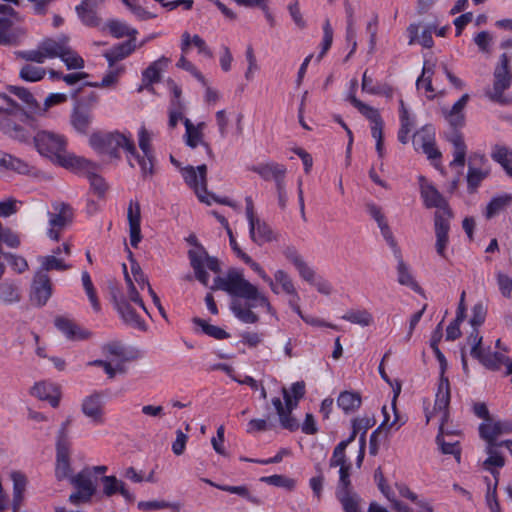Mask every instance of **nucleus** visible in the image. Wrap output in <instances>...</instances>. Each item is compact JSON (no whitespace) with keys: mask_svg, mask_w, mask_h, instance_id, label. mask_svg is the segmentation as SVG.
Instances as JSON below:
<instances>
[{"mask_svg":"<svg viewBox=\"0 0 512 512\" xmlns=\"http://www.w3.org/2000/svg\"><path fill=\"white\" fill-rule=\"evenodd\" d=\"M212 290H223L238 298L231 301L230 308L240 321L244 323H256L259 318L252 308L265 307L270 309L267 297L256 286L246 280L241 271L231 269L225 277H216Z\"/></svg>","mask_w":512,"mask_h":512,"instance_id":"nucleus-1","label":"nucleus"},{"mask_svg":"<svg viewBox=\"0 0 512 512\" xmlns=\"http://www.w3.org/2000/svg\"><path fill=\"white\" fill-rule=\"evenodd\" d=\"M450 403V385L449 380L442 378L438 384L435 404L432 413L426 414V421L437 417L439 421V432L436 437V443L443 454L453 455L457 461H460L461 448L457 434H451L446 431V424L449 413L448 407Z\"/></svg>","mask_w":512,"mask_h":512,"instance_id":"nucleus-2","label":"nucleus"},{"mask_svg":"<svg viewBox=\"0 0 512 512\" xmlns=\"http://www.w3.org/2000/svg\"><path fill=\"white\" fill-rule=\"evenodd\" d=\"M34 143L40 154L51 158L66 169L90 167V160L66 151L67 141L63 135L39 131L34 136Z\"/></svg>","mask_w":512,"mask_h":512,"instance_id":"nucleus-3","label":"nucleus"},{"mask_svg":"<svg viewBox=\"0 0 512 512\" xmlns=\"http://www.w3.org/2000/svg\"><path fill=\"white\" fill-rule=\"evenodd\" d=\"M89 144L99 154L111 158H120V149L126 152L127 157L135 155V143L130 132H96L90 136Z\"/></svg>","mask_w":512,"mask_h":512,"instance_id":"nucleus-4","label":"nucleus"},{"mask_svg":"<svg viewBox=\"0 0 512 512\" xmlns=\"http://www.w3.org/2000/svg\"><path fill=\"white\" fill-rule=\"evenodd\" d=\"M26 119L27 114L23 108L5 93H0V130L13 139L25 142L29 135L16 121Z\"/></svg>","mask_w":512,"mask_h":512,"instance_id":"nucleus-5","label":"nucleus"},{"mask_svg":"<svg viewBox=\"0 0 512 512\" xmlns=\"http://www.w3.org/2000/svg\"><path fill=\"white\" fill-rule=\"evenodd\" d=\"M351 443L349 439L341 441L334 449L330 459L331 467H339V484L337 489V497L342 505L360 502L359 496L352 490L350 482L351 464L347 462L345 449Z\"/></svg>","mask_w":512,"mask_h":512,"instance_id":"nucleus-6","label":"nucleus"},{"mask_svg":"<svg viewBox=\"0 0 512 512\" xmlns=\"http://www.w3.org/2000/svg\"><path fill=\"white\" fill-rule=\"evenodd\" d=\"M69 42L70 38L67 35L60 34L45 38L39 42L36 49L19 51L17 55L26 61L42 64L47 59L60 58Z\"/></svg>","mask_w":512,"mask_h":512,"instance_id":"nucleus-7","label":"nucleus"},{"mask_svg":"<svg viewBox=\"0 0 512 512\" xmlns=\"http://www.w3.org/2000/svg\"><path fill=\"white\" fill-rule=\"evenodd\" d=\"M188 241L196 246L195 249H191L188 252L190 265L194 270L195 277L199 282L207 286L209 274L206 272L205 268L217 273L220 271L219 262L216 258L209 256L203 246L196 243L195 236H190Z\"/></svg>","mask_w":512,"mask_h":512,"instance_id":"nucleus-8","label":"nucleus"},{"mask_svg":"<svg viewBox=\"0 0 512 512\" xmlns=\"http://www.w3.org/2000/svg\"><path fill=\"white\" fill-rule=\"evenodd\" d=\"M138 143L143 155H140L135 148V155H129L128 162L131 167H134L133 161H136L140 166L142 176L146 178L152 176L154 173V155L150 135L144 126H142L138 132Z\"/></svg>","mask_w":512,"mask_h":512,"instance_id":"nucleus-9","label":"nucleus"},{"mask_svg":"<svg viewBox=\"0 0 512 512\" xmlns=\"http://www.w3.org/2000/svg\"><path fill=\"white\" fill-rule=\"evenodd\" d=\"M349 100L361 114H363L367 119L371 121V135L376 141V151L379 158H383L386 153L383 143V121L378 111L375 108L364 104L354 95H350Z\"/></svg>","mask_w":512,"mask_h":512,"instance_id":"nucleus-10","label":"nucleus"},{"mask_svg":"<svg viewBox=\"0 0 512 512\" xmlns=\"http://www.w3.org/2000/svg\"><path fill=\"white\" fill-rule=\"evenodd\" d=\"M53 211L48 212L49 229L47 235L50 239L58 241L61 232L72 223L73 209L70 205L63 202H55L52 204Z\"/></svg>","mask_w":512,"mask_h":512,"instance_id":"nucleus-11","label":"nucleus"},{"mask_svg":"<svg viewBox=\"0 0 512 512\" xmlns=\"http://www.w3.org/2000/svg\"><path fill=\"white\" fill-rule=\"evenodd\" d=\"M245 202V213L249 224V234L251 240L257 245H263L264 243L272 241L274 238L273 232L270 226L255 214L252 198L247 196L245 198Z\"/></svg>","mask_w":512,"mask_h":512,"instance_id":"nucleus-12","label":"nucleus"},{"mask_svg":"<svg viewBox=\"0 0 512 512\" xmlns=\"http://www.w3.org/2000/svg\"><path fill=\"white\" fill-rule=\"evenodd\" d=\"M509 59L506 54L500 57V64L494 72V84L492 90L487 92V96L494 102L507 104L509 101L503 92L510 87L511 73L508 68Z\"/></svg>","mask_w":512,"mask_h":512,"instance_id":"nucleus-13","label":"nucleus"},{"mask_svg":"<svg viewBox=\"0 0 512 512\" xmlns=\"http://www.w3.org/2000/svg\"><path fill=\"white\" fill-rule=\"evenodd\" d=\"M180 172L185 183L195 191L198 199L210 205L211 201L205 195L207 192V166L205 164L199 165L196 168L187 166L180 168Z\"/></svg>","mask_w":512,"mask_h":512,"instance_id":"nucleus-14","label":"nucleus"},{"mask_svg":"<svg viewBox=\"0 0 512 512\" xmlns=\"http://www.w3.org/2000/svg\"><path fill=\"white\" fill-rule=\"evenodd\" d=\"M70 483L76 489V492L69 497L73 504L88 502L95 494L96 486L92 480L90 468H84L77 475L70 477Z\"/></svg>","mask_w":512,"mask_h":512,"instance_id":"nucleus-15","label":"nucleus"},{"mask_svg":"<svg viewBox=\"0 0 512 512\" xmlns=\"http://www.w3.org/2000/svg\"><path fill=\"white\" fill-rule=\"evenodd\" d=\"M282 394L284 403L281 398L274 397L272 399V405L277 412L281 426L290 431H294L299 427L298 421L291 415V412L296 408V402H293L290 392L285 387L282 388Z\"/></svg>","mask_w":512,"mask_h":512,"instance_id":"nucleus-16","label":"nucleus"},{"mask_svg":"<svg viewBox=\"0 0 512 512\" xmlns=\"http://www.w3.org/2000/svg\"><path fill=\"white\" fill-rule=\"evenodd\" d=\"M451 217V212H441L435 215L434 218L435 249L437 254L443 259H447Z\"/></svg>","mask_w":512,"mask_h":512,"instance_id":"nucleus-17","label":"nucleus"},{"mask_svg":"<svg viewBox=\"0 0 512 512\" xmlns=\"http://www.w3.org/2000/svg\"><path fill=\"white\" fill-rule=\"evenodd\" d=\"M418 181L421 197L427 208H436L435 215H438L441 212H451L445 198L432 183L422 175L418 177Z\"/></svg>","mask_w":512,"mask_h":512,"instance_id":"nucleus-18","label":"nucleus"},{"mask_svg":"<svg viewBox=\"0 0 512 512\" xmlns=\"http://www.w3.org/2000/svg\"><path fill=\"white\" fill-rule=\"evenodd\" d=\"M413 145L416 150H421L428 159L437 160L441 153L435 146V129L432 126H424L414 134Z\"/></svg>","mask_w":512,"mask_h":512,"instance_id":"nucleus-19","label":"nucleus"},{"mask_svg":"<svg viewBox=\"0 0 512 512\" xmlns=\"http://www.w3.org/2000/svg\"><path fill=\"white\" fill-rule=\"evenodd\" d=\"M366 211L369 216L377 223L382 237L386 241L387 245L391 248L393 253H398L399 247L388 225L382 208L374 202H368L366 204Z\"/></svg>","mask_w":512,"mask_h":512,"instance_id":"nucleus-20","label":"nucleus"},{"mask_svg":"<svg viewBox=\"0 0 512 512\" xmlns=\"http://www.w3.org/2000/svg\"><path fill=\"white\" fill-rule=\"evenodd\" d=\"M52 295V283L47 273L37 271L31 290V300L38 306H44Z\"/></svg>","mask_w":512,"mask_h":512,"instance_id":"nucleus-21","label":"nucleus"},{"mask_svg":"<svg viewBox=\"0 0 512 512\" xmlns=\"http://www.w3.org/2000/svg\"><path fill=\"white\" fill-rule=\"evenodd\" d=\"M114 305L122 321L127 326L139 331H145L147 329L145 321L141 319L127 299L124 297H114Z\"/></svg>","mask_w":512,"mask_h":512,"instance_id":"nucleus-22","label":"nucleus"},{"mask_svg":"<svg viewBox=\"0 0 512 512\" xmlns=\"http://www.w3.org/2000/svg\"><path fill=\"white\" fill-rule=\"evenodd\" d=\"M104 396L100 392L93 394L83 399L81 409L83 414L88 417L94 424L104 423Z\"/></svg>","mask_w":512,"mask_h":512,"instance_id":"nucleus-23","label":"nucleus"},{"mask_svg":"<svg viewBox=\"0 0 512 512\" xmlns=\"http://www.w3.org/2000/svg\"><path fill=\"white\" fill-rule=\"evenodd\" d=\"M470 99L469 94H463L458 101H456L452 107H443L441 109L442 115L447 123L457 131L465 125V107Z\"/></svg>","mask_w":512,"mask_h":512,"instance_id":"nucleus-24","label":"nucleus"},{"mask_svg":"<svg viewBox=\"0 0 512 512\" xmlns=\"http://www.w3.org/2000/svg\"><path fill=\"white\" fill-rule=\"evenodd\" d=\"M374 423V420L370 417L356 418L352 421V433L347 439L352 442L356 435L361 433L359 438V451L356 458V465L358 468L361 467L365 455L366 432L374 425Z\"/></svg>","mask_w":512,"mask_h":512,"instance_id":"nucleus-25","label":"nucleus"},{"mask_svg":"<svg viewBox=\"0 0 512 512\" xmlns=\"http://www.w3.org/2000/svg\"><path fill=\"white\" fill-rule=\"evenodd\" d=\"M375 478L378 480V487H379L380 491L383 493V495L389 501L392 502L393 508L397 512H410V509L407 506L403 505L402 503H400L399 501H397L394 498V496L390 492L389 488L385 485L382 473L380 471H377L375 473ZM368 512H389V511L386 510L381 505L373 502V503L370 504ZM421 512H433V511H432V509L430 507H423Z\"/></svg>","mask_w":512,"mask_h":512,"instance_id":"nucleus-26","label":"nucleus"},{"mask_svg":"<svg viewBox=\"0 0 512 512\" xmlns=\"http://www.w3.org/2000/svg\"><path fill=\"white\" fill-rule=\"evenodd\" d=\"M251 171L257 173L262 179L266 181L273 180L275 186L284 183L286 175V168L284 165L276 162H267L254 165Z\"/></svg>","mask_w":512,"mask_h":512,"instance_id":"nucleus-27","label":"nucleus"},{"mask_svg":"<svg viewBox=\"0 0 512 512\" xmlns=\"http://www.w3.org/2000/svg\"><path fill=\"white\" fill-rule=\"evenodd\" d=\"M96 0H82L75 8L77 16L81 23L87 27H98L101 24V18L97 13Z\"/></svg>","mask_w":512,"mask_h":512,"instance_id":"nucleus-28","label":"nucleus"},{"mask_svg":"<svg viewBox=\"0 0 512 512\" xmlns=\"http://www.w3.org/2000/svg\"><path fill=\"white\" fill-rule=\"evenodd\" d=\"M127 219L129 223L130 244L132 247L137 248L142 239L140 228L141 211L138 202L130 201L127 211Z\"/></svg>","mask_w":512,"mask_h":512,"instance_id":"nucleus-29","label":"nucleus"},{"mask_svg":"<svg viewBox=\"0 0 512 512\" xmlns=\"http://www.w3.org/2000/svg\"><path fill=\"white\" fill-rule=\"evenodd\" d=\"M55 326L69 340H85L90 337V332L80 328L73 320L58 316L55 318Z\"/></svg>","mask_w":512,"mask_h":512,"instance_id":"nucleus-30","label":"nucleus"},{"mask_svg":"<svg viewBox=\"0 0 512 512\" xmlns=\"http://www.w3.org/2000/svg\"><path fill=\"white\" fill-rule=\"evenodd\" d=\"M101 483L103 486L102 492L104 496L112 497L119 493L127 502L131 503L135 500V496L126 488V484L115 476H103L101 478Z\"/></svg>","mask_w":512,"mask_h":512,"instance_id":"nucleus-31","label":"nucleus"},{"mask_svg":"<svg viewBox=\"0 0 512 512\" xmlns=\"http://www.w3.org/2000/svg\"><path fill=\"white\" fill-rule=\"evenodd\" d=\"M400 389L401 388L399 385L397 386V389H394V396L391 403V407H383L382 413L384 419L379 428L397 431L405 423V420L398 414V411L396 409V399L400 393Z\"/></svg>","mask_w":512,"mask_h":512,"instance_id":"nucleus-32","label":"nucleus"},{"mask_svg":"<svg viewBox=\"0 0 512 512\" xmlns=\"http://www.w3.org/2000/svg\"><path fill=\"white\" fill-rule=\"evenodd\" d=\"M55 475L58 480L68 479L70 481V477H73L70 465V447H65L63 443L56 446Z\"/></svg>","mask_w":512,"mask_h":512,"instance_id":"nucleus-33","label":"nucleus"},{"mask_svg":"<svg viewBox=\"0 0 512 512\" xmlns=\"http://www.w3.org/2000/svg\"><path fill=\"white\" fill-rule=\"evenodd\" d=\"M31 395L40 400L48 401L52 407H57L60 401L59 388L53 383L39 382L31 388Z\"/></svg>","mask_w":512,"mask_h":512,"instance_id":"nucleus-34","label":"nucleus"},{"mask_svg":"<svg viewBox=\"0 0 512 512\" xmlns=\"http://www.w3.org/2000/svg\"><path fill=\"white\" fill-rule=\"evenodd\" d=\"M273 282L278 287L279 293L283 292L292 297L290 304L295 311L299 312L298 306L296 305L298 296L291 277L285 271L277 270L274 273Z\"/></svg>","mask_w":512,"mask_h":512,"instance_id":"nucleus-35","label":"nucleus"},{"mask_svg":"<svg viewBox=\"0 0 512 512\" xmlns=\"http://www.w3.org/2000/svg\"><path fill=\"white\" fill-rule=\"evenodd\" d=\"M447 140L453 146V160L451 166H464L467 147L463 136L458 131H452L447 135Z\"/></svg>","mask_w":512,"mask_h":512,"instance_id":"nucleus-36","label":"nucleus"},{"mask_svg":"<svg viewBox=\"0 0 512 512\" xmlns=\"http://www.w3.org/2000/svg\"><path fill=\"white\" fill-rule=\"evenodd\" d=\"M69 170L76 173L85 174L90 182L92 189L99 195L102 196L107 190V184L105 180L97 174L98 166L90 161L89 168H70Z\"/></svg>","mask_w":512,"mask_h":512,"instance_id":"nucleus-37","label":"nucleus"},{"mask_svg":"<svg viewBox=\"0 0 512 512\" xmlns=\"http://www.w3.org/2000/svg\"><path fill=\"white\" fill-rule=\"evenodd\" d=\"M395 257L397 258V281L400 285H404L412 289L413 291L418 292L420 290V287L418 283L416 282L413 274L411 273V270L409 266L403 261V258L401 256V251L399 250L398 253H394Z\"/></svg>","mask_w":512,"mask_h":512,"instance_id":"nucleus-38","label":"nucleus"},{"mask_svg":"<svg viewBox=\"0 0 512 512\" xmlns=\"http://www.w3.org/2000/svg\"><path fill=\"white\" fill-rule=\"evenodd\" d=\"M92 121L93 114L89 109L81 106L74 108L71 114V124L77 132L86 134Z\"/></svg>","mask_w":512,"mask_h":512,"instance_id":"nucleus-39","label":"nucleus"},{"mask_svg":"<svg viewBox=\"0 0 512 512\" xmlns=\"http://www.w3.org/2000/svg\"><path fill=\"white\" fill-rule=\"evenodd\" d=\"M434 28L432 26H428L423 29L421 35H419V25L418 24H410L407 28V32L409 34V45H413L415 43H419L425 48H431L433 46V33Z\"/></svg>","mask_w":512,"mask_h":512,"instance_id":"nucleus-40","label":"nucleus"},{"mask_svg":"<svg viewBox=\"0 0 512 512\" xmlns=\"http://www.w3.org/2000/svg\"><path fill=\"white\" fill-rule=\"evenodd\" d=\"M0 167L19 174H29L31 171L28 162L3 151H0Z\"/></svg>","mask_w":512,"mask_h":512,"instance_id":"nucleus-41","label":"nucleus"},{"mask_svg":"<svg viewBox=\"0 0 512 512\" xmlns=\"http://www.w3.org/2000/svg\"><path fill=\"white\" fill-rule=\"evenodd\" d=\"M164 62L167 63L168 59L165 57L160 58L157 61L152 62L142 73V81L143 85L138 88V92H141L144 88L152 91L153 88L151 85L153 83L159 82L161 67L160 64Z\"/></svg>","mask_w":512,"mask_h":512,"instance_id":"nucleus-42","label":"nucleus"},{"mask_svg":"<svg viewBox=\"0 0 512 512\" xmlns=\"http://www.w3.org/2000/svg\"><path fill=\"white\" fill-rule=\"evenodd\" d=\"M22 296L16 282L6 279L0 283V303L12 305L20 302Z\"/></svg>","mask_w":512,"mask_h":512,"instance_id":"nucleus-43","label":"nucleus"},{"mask_svg":"<svg viewBox=\"0 0 512 512\" xmlns=\"http://www.w3.org/2000/svg\"><path fill=\"white\" fill-rule=\"evenodd\" d=\"M135 49L136 45L133 44V39H130L124 43L114 46L107 51L104 56L109 63V67H113L116 62L129 56Z\"/></svg>","mask_w":512,"mask_h":512,"instance_id":"nucleus-44","label":"nucleus"},{"mask_svg":"<svg viewBox=\"0 0 512 512\" xmlns=\"http://www.w3.org/2000/svg\"><path fill=\"white\" fill-rule=\"evenodd\" d=\"M343 319L361 327H368L374 323L372 313L366 309H351L344 314Z\"/></svg>","mask_w":512,"mask_h":512,"instance_id":"nucleus-45","label":"nucleus"},{"mask_svg":"<svg viewBox=\"0 0 512 512\" xmlns=\"http://www.w3.org/2000/svg\"><path fill=\"white\" fill-rule=\"evenodd\" d=\"M192 322L195 326L199 327L201 329V331L209 336V337H212L214 339H217V340H223V339H227L229 338V334L224 330L222 329L221 327L219 326H215V325H212V324H209L207 321L199 318V317H194L192 319Z\"/></svg>","mask_w":512,"mask_h":512,"instance_id":"nucleus-46","label":"nucleus"},{"mask_svg":"<svg viewBox=\"0 0 512 512\" xmlns=\"http://www.w3.org/2000/svg\"><path fill=\"white\" fill-rule=\"evenodd\" d=\"M434 74L433 65L428 61L424 62L423 70L421 76L416 81V86L418 90L424 89L427 93H433L434 88L432 86V76ZM429 99L434 97L433 94L427 95Z\"/></svg>","mask_w":512,"mask_h":512,"instance_id":"nucleus-47","label":"nucleus"},{"mask_svg":"<svg viewBox=\"0 0 512 512\" xmlns=\"http://www.w3.org/2000/svg\"><path fill=\"white\" fill-rule=\"evenodd\" d=\"M38 260L41 264V269L39 271H43L45 273L51 270L64 271L71 268V265L65 263L64 257L47 255L39 257Z\"/></svg>","mask_w":512,"mask_h":512,"instance_id":"nucleus-48","label":"nucleus"},{"mask_svg":"<svg viewBox=\"0 0 512 512\" xmlns=\"http://www.w3.org/2000/svg\"><path fill=\"white\" fill-rule=\"evenodd\" d=\"M337 403L345 413H349L360 407L361 397L358 393L344 391L339 395Z\"/></svg>","mask_w":512,"mask_h":512,"instance_id":"nucleus-49","label":"nucleus"},{"mask_svg":"<svg viewBox=\"0 0 512 512\" xmlns=\"http://www.w3.org/2000/svg\"><path fill=\"white\" fill-rule=\"evenodd\" d=\"M501 431V424L499 422H492L490 419L485 420L479 427L480 436L488 442V446H492Z\"/></svg>","mask_w":512,"mask_h":512,"instance_id":"nucleus-50","label":"nucleus"},{"mask_svg":"<svg viewBox=\"0 0 512 512\" xmlns=\"http://www.w3.org/2000/svg\"><path fill=\"white\" fill-rule=\"evenodd\" d=\"M184 125L186 129L185 135L187 137V145L190 146L191 148H195L197 145L203 144L206 147V149L210 151L209 146L203 142V135L199 126H194L192 122L187 118L184 119Z\"/></svg>","mask_w":512,"mask_h":512,"instance_id":"nucleus-51","label":"nucleus"},{"mask_svg":"<svg viewBox=\"0 0 512 512\" xmlns=\"http://www.w3.org/2000/svg\"><path fill=\"white\" fill-rule=\"evenodd\" d=\"M492 158L498 162L512 177V151L503 146H496L492 152Z\"/></svg>","mask_w":512,"mask_h":512,"instance_id":"nucleus-52","label":"nucleus"},{"mask_svg":"<svg viewBox=\"0 0 512 512\" xmlns=\"http://www.w3.org/2000/svg\"><path fill=\"white\" fill-rule=\"evenodd\" d=\"M512 204V195L504 194L497 197H494L486 208V217L492 218L493 216L500 213L506 207Z\"/></svg>","mask_w":512,"mask_h":512,"instance_id":"nucleus-53","label":"nucleus"},{"mask_svg":"<svg viewBox=\"0 0 512 512\" xmlns=\"http://www.w3.org/2000/svg\"><path fill=\"white\" fill-rule=\"evenodd\" d=\"M111 69L104 75L101 82H89L86 85L91 87H101V88H111L114 87L120 75L123 73L124 68L120 67H110Z\"/></svg>","mask_w":512,"mask_h":512,"instance_id":"nucleus-54","label":"nucleus"},{"mask_svg":"<svg viewBox=\"0 0 512 512\" xmlns=\"http://www.w3.org/2000/svg\"><path fill=\"white\" fill-rule=\"evenodd\" d=\"M107 28L109 29L110 33L116 38H122L124 36L134 38L135 35L137 34V30L129 27L126 23L118 20L109 21L107 23Z\"/></svg>","mask_w":512,"mask_h":512,"instance_id":"nucleus-55","label":"nucleus"},{"mask_svg":"<svg viewBox=\"0 0 512 512\" xmlns=\"http://www.w3.org/2000/svg\"><path fill=\"white\" fill-rule=\"evenodd\" d=\"M45 74L46 70L44 68L32 64H25L19 72L20 78L28 82L40 81L44 78Z\"/></svg>","mask_w":512,"mask_h":512,"instance_id":"nucleus-56","label":"nucleus"},{"mask_svg":"<svg viewBox=\"0 0 512 512\" xmlns=\"http://www.w3.org/2000/svg\"><path fill=\"white\" fill-rule=\"evenodd\" d=\"M102 350L105 354L113 357L111 360L121 361L122 364L128 359L124 346L118 341L105 344Z\"/></svg>","mask_w":512,"mask_h":512,"instance_id":"nucleus-57","label":"nucleus"},{"mask_svg":"<svg viewBox=\"0 0 512 512\" xmlns=\"http://www.w3.org/2000/svg\"><path fill=\"white\" fill-rule=\"evenodd\" d=\"M66 51L63 52L60 59L65 63L68 69H81L84 67V60L68 44Z\"/></svg>","mask_w":512,"mask_h":512,"instance_id":"nucleus-58","label":"nucleus"},{"mask_svg":"<svg viewBox=\"0 0 512 512\" xmlns=\"http://www.w3.org/2000/svg\"><path fill=\"white\" fill-rule=\"evenodd\" d=\"M242 260L251 267V269L256 272L271 288V290L279 294L278 287L274 284L273 279L267 275V273L262 269V267L256 263L250 256L247 254H242Z\"/></svg>","mask_w":512,"mask_h":512,"instance_id":"nucleus-59","label":"nucleus"},{"mask_svg":"<svg viewBox=\"0 0 512 512\" xmlns=\"http://www.w3.org/2000/svg\"><path fill=\"white\" fill-rule=\"evenodd\" d=\"M123 270H124L125 281H126L127 288H128L127 293H128V297H129L130 301L137 304L140 308H142L145 312H147L145 304L135 287V282L133 281L131 275L128 273L127 267L125 264L123 265Z\"/></svg>","mask_w":512,"mask_h":512,"instance_id":"nucleus-60","label":"nucleus"},{"mask_svg":"<svg viewBox=\"0 0 512 512\" xmlns=\"http://www.w3.org/2000/svg\"><path fill=\"white\" fill-rule=\"evenodd\" d=\"M11 479L13 481V490H14V506L20 504L22 499V493L26 487V477L20 472H12Z\"/></svg>","mask_w":512,"mask_h":512,"instance_id":"nucleus-61","label":"nucleus"},{"mask_svg":"<svg viewBox=\"0 0 512 512\" xmlns=\"http://www.w3.org/2000/svg\"><path fill=\"white\" fill-rule=\"evenodd\" d=\"M7 89L11 94L17 96L28 108L35 109L37 107L36 100L26 88L11 85Z\"/></svg>","mask_w":512,"mask_h":512,"instance_id":"nucleus-62","label":"nucleus"},{"mask_svg":"<svg viewBox=\"0 0 512 512\" xmlns=\"http://www.w3.org/2000/svg\"><path fill=\"white\" fill-rule=\"evenodd\" d=\"M82 283H83V286H84V289L86 291V294L89 298V301L93 307V309L95 311H99L100 310V304H99V301L97 299V296H96V292H95V289H94V286H93V283H92V280H91V277L89 275V273L87 271H84L82 272Z\"/></svg>","mask_w":512,"mask_h":512,"instance_id":"nucleus-63","label":"nucleus"},{"mask_svg":"<svg viewBox=\"0 0 512 512\" xmlns=\"http://www.w3.org/2000/svg\"><path fill=\"white\" fill-rule=\"evenodd\" d=\"M184 104L182 101L171 100L169 107V127L174 128L183 119Z\"/></svg>","mask_w":512,"mask_h":512,"instance_id":"nucleus-64","label":"nucleus"}]
</instances>
